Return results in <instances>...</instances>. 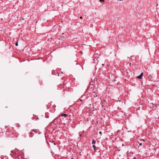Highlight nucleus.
Returning a JSON list of instances; mask_svg holds the SVG:
<instances>
[{
    "label": "nucleus",
    "mask_w": 159,
    "mask_h": 159,
    "mask_svg": "<svg viewBox=\"0 0 159 159\" xmlns=\"http://www.w3.org/2000/svg\"><path fill=\"white\" fill-rule=\"evenodd\" d=\"M143 72H142L141 74L140 75L138 76L137 77V78L139 79H141L142 78V76L143 75Z\"/></svg>",
    "instance_id": "1"
},
{
    "label": "nucleus",
    "mask_w": 159,
    "mask_h": 159,
    "mask_svg": "<svg viewBox=\"0 0 159 159\" xmlns=\"http://www.w3.org/2000/svg\"><path fill=\"white\" fill-rule=\"evenodd\" d=\"M92 95L94 96L95 97H97V93H95V92H93V93L92 94Z\"/></svg>",
    "instance_id": "2"
},
{
    "label": "nucleus",
    "mask_w": 159,
    "mask_h": 159,
    "mask_svg": "<svg viewBox=\"0 0 159 159\" xmlns=\"http://www.w3.org/2000/svg\"><path fill=\"white\" fill-rule=\"evenodd\" d=\"M61 116H64V117H66L67 116V114H63Z\"/></svg>",
    "instance_id": "3"
},
{
    "label": "nucleus",
    "mask_w": 159,
    "mask_h": 159,
    "mask_svg": "<svg viewBox=\"0 0 159 159\" xmlns=\"http://www.w3.org/2000/svg\"><path fill=\"white\" fill-rule=\"evenodd\" d=\"M95 143H96V141L95 140H94L93 139V140H92V143L93 144H95Z\"/></svg>",
    "instance_id": "4"
},
{
    "label": "nucleus",
    "mask_w": 159,
    "mask_h": 159,
    "mask_svg": "<svg viewBox=\"0 0 159 159\" xmlns=\"http://www.w3.org/2000/svg\"><path fill=\"white\" fill-rule=\"evenodd\" d=\"M33 131L35 133H37V132L36 130L35 129H34L33 130Z\"/></svg>",
    "instance_id": "5"
},
{
    "label": "nucleus",
    "mask_w": 159,
    "mask_h": 159,
    "mask_svg": "<svg viewBox=\"0 0 159 159\" xmlns=\"http://www.w3.org/2000/svg\"><path fill=\"white\" fill-rule=\"evenodd\" d=\"M29 134H34V133H33L32 132H30Z\"/></svg>",
    "instance_id": "6"
},
{
    "label": "nucleus",
    "mask_w": 159,
    "mask_h": 159,
    "mask_svg": "<svg viewBox=\"0 0 159 159\" xmlns=\"http://www.w3.org/2000/svg\"><path fill=\"white\" fill-rule=\"evenodd\" d=\"M93 148L94 149L96 148V146L94 145H93Z\"/></svg>",
    "instance_id": "7"
},
{
    "label": "nucleus",
    "mask_w": 159,
    "mask_h": 159,
    "mask_svg": "<svg viewBox=\"0 0 159 159\" xmlns=\"http://www.w3.org/2000/svg\"><path fill=\"white\" fill-rule=\"evenodd\" d=\"M15 45L16 46H18V43L17 42L15 44Z\"/></svg>",
    "instance_id": "8"
},
{
    "label": "nucleus",
    "mask_w": 159,
    "mask_h": 159,
    "mask_svg": "<svg viewBox=\"0 0 159 159\" xmlns=\"http://www.w3.org/2000/svg\"><path fill=\"white\" fill-rule=\"evenodd\" d=\"M140 141H143V142H144L145 141L144 140V139H142V140H141H141H140Z\"/></svg>",
    "instance_id": "9"
},
{
    "label": "nucleus",
    "mask_w": 159,
    "mask_h": 159,
    "mask_svg": "<svg viewBox=\"0 0 159 159\" xmlns=\"http://www.w3.org/2000/svg\"><path fill=\"white\" fill-rule=\"evenodd\" d=\"M139 146H141L142 145V143H139Z\"/></svg>",
    "instance_id": "10"
},
{
    "label": "nucleus",
    "mask_w": 159,
    "mask_h": 159,
    "mask_svg": "<svg viewBox=\"0 0 159 159\" xmlns=\"http://www.w3.org/2000/svg\"><path fill=\"white\" fill-rule=\"evenodd\" d=\"M99 134H101H101H102V132L101 131H100L99 132Z\"/></svg>",
    "instance_id": "11"
},
{
    "label": "nucleus",
    "mask_w": 159,
    "mask_h": 159,
    "mask_svg": "<svg viewBox=\"0 0 159 159\" xmlns=\"http://www.w3.org/2000/svg\"><path fill=\"white\" fill-rule=\"evenodd\" d=\"M80 19H82V16H80Z\"/></svg>",
    "instance_id": "12"
},
{
    "label": "nucleus",
    "mask_w": 159,
    "mask_h": 159,
    "mask_svg": "<svg viewBox=\"0 0 159 159\" xmlns=\"http://www.w3.org/2000/svg\"><path fill=\"white\" fill-rule=\"evenodd\" d=\"M100 2H101L102 1V0H99Z\"/></svg>",
    "instance_id": "13"
},
{
    "label": "nucleus",
    "mask_w": 159,
    "mask_h": 159,
    "mask_svg": "<svg viewBox=\"0 0 159 159\" xmlns=\"http://www.w3.org/2000/svg\"><path fill=\"white\" fill-rule=\"evenodd\" d=\"M80 101H82V100H81V99H80Z\"/></svg>",
    "instance_id": "14"
},
{
    "label": "nucleus",
    "mask_w": 159,
    "mask_h": 159,
    "mask_svg": "<svg viewBox=\"0 0 159 159\" xmlns=\"http://www.w3.org/2000/svg\"><path fill=\"white\" fill-rule=\"evenodd\" d=\"M30 137H32V136H31L30 135Z\"/></svg>",
    "instance_id": "15"
},
{
    "label": "nucleus",
    "mask_w": 159,
    "mask_h": 159,
    "mask_svg": "<svg viewBox=\"0 0 159 159\" xmlns=\"http://www.w3.org/2000/svg\"><path fill=\"white\" fill-rule=\"evenodd\" d=\"M139 109H140V107H139Z\"/></svg>",
    "instance_id": "16"
},
{
    "label": "nucleus",
    "mask_w": 159,
    "mask_h": 159,
    "mask_svg": "<svg viewBox=\"0 0 159 159\" xmlns=\"http://www.w3.org/2000/svg\"><path fill=\"white\" fill-rule=\"evenodd\" d=\"M102 65H103H103H104V64H102Z\"/></svg>",
    "instance_id": "17"
},
{
    "label": "nucleus",
    "mask_w": 159,
    "mask_h": 159,
    "mask_svg": "<svg viewBox=\"0 0 159 159\" xmlns=\"http://www.w3.org/2000/svg\"><path fill=\"white\" fill-rule=\"evenodd\" d=\"M131 65V63H130L129 65Z\"/></svg>",
    "instance_id": "18"
},
{
    "label": "nucleus",
    "mask_w": 159,
    "mask_h": 159,
    "mask_svg": "<svg viewBox=\"0 0 159 159\" xmlns=\"http://www.w3.org/2000/svg\"><path fill=\"white\" fill-rule=\"evenodd\" d=\"M143 104V103H142V104H141V105H142Z\"/></svg>",
    "instance_id": "19"
},
{
    "label": "nucleus",
    "mask_w": 159,
    "mask_h": 159,
    "mask_svg": "<svg viewBox=\"0 0 159 159\" xmlns=\"http://www.w3.org/2000/svg\"><path fill=\"white\" fill-rule=\"evenodd\" d=\"M71 159H73V158H71Z\"/></svg>",
    "instance_id": "20"
}]
</instances>
